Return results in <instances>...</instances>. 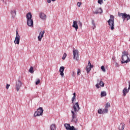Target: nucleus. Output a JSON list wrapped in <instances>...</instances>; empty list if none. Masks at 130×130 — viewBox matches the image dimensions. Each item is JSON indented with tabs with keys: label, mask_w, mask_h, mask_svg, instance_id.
Segmentation results:
<instances>
[{
	"label": "nucleus",
	"mask_w": 130,
	"mask_h": 130,
	"mask_svg": "<svg viewBox=\"0 0 130 130\" xmlns=\"http://www.w3.org/2000/svg\"><path fill=\"white\" fill-rule=\"evenodd\" d=\"M98 3L100 5H102V3H103V0H98Z\"/></svg>",
	"instance_id": "nucleus-31"
},
{
	"label": "nucleus",
	"mask_w": 130,
	"mask_h": 130,
	"mask_svg": "<svg viewBox=\"0 0 130 130\" xmlns=\"http://www.w3.org/2000/svg\"><path fill=\"white\" fill-rule=\"evenodd\" d=\"M52 1V2H55V0H51Z\"/></svg>",
	"instance_id": "nucleus-43"
},
{
	"label": "nucleus",
	"mask_w": 130,
	"mask_h": 130,
	"mask_svg": "<svg viewBox=\"0 0 130 130\" xmlns=\"http://www.w3.org/2000/svg\"><path fill=\"white\" fill-rule=\"evenodd\" d=\"M102 13H103L102 9L99 8L93 12V14H101Z\"/></svg>",
	"instance_id": "nucleus-17"
},
{
	"label": "nucleus",
	"mask_w": 130,
	"mask_h": 130,
	"mask_svg": "<svg viewBox=\"0 0 130 130\" xmlns=\"http://www.w3.org/2000/svg\"><path fill=\"white\" fill-rule=\"evenodd\" d=\"M128 92H129V90H128L126 87H125L122 91L123 95L126 96V94H127Z\"/></svg>",
	"instance_id": "nucleus-16"
},
{
	"label": "nucleus",
	"mask_w": 130,
	"mask_h": 130,
	"mask_svg": "<svg viewBox=\"0 0 130 130\" xmlns=\"http://www.w3.org/2000/svg\"><path fill=\"white\" fill-rule=\"evenodd\" d=\"M26 20L28 26L33 27V19H32V14L31 13L29 12L26 14Z\"/></svg>",
	"instance_id": "nucleus-3"
},
{
	"label": "nucleus",
	"mask_w": 130,
	"mask_h": 130,
	"mask_svg": "<svg viewBox=\"0 0 130 130\" xmlns=\"http://www.w3.org/2000/svg\"><path fill=\"white\" fill-rule=\"evenodd\" d=\"M44 33H45V32L44 31H42L40 32V35L38 37V39L39 41H41V40L44 35Z\"/></svg>",
	"instance_id": "nucleus-11"
},
{
	"label": "nucleus",
	"mask_w": 130,
	"mask_h": 130,
	"mask_svg": "<svg viewBox=\"0 0 130 130\" xmlns=\"http://www.w3.org/2000/svg\"><path fill=\"white\" fill-rule=\"evenodd\" d=\"M92 24L93 26H94V27H93V29H94V28H96V25H95V22L94 21L92 22Z\"/></svg>",
	"instance_id": "nucleus-36"
},
{
	"label": "nucleus",
	"mask_w": 130,
	"mask_h": 130,
	"mask_svg": "<svg viewBox=\"0 0 130 130\" xmlns=\"http://www.w3.org/2000/svg\"><path fill=\"white\" fill-rule=\"evenodd\" d=\"M128 84H129V86H128V91H129V90H130V81L128 82Z\"/></svg>",
	"instance_id": "nucleus-39"
},
{
	"label": "nucleus",
	"mask_w": 130,
	"mask_h": 130,
	"mask_svg": "<svg viewBox=\"0 0 130 130\" xmlns=\"http://www.w3.org/2000/svg\"><path fill=\"white\" fill-rule=\"evenodd\" d=\"M64 71V67L62 66L61 67H60L59 69V72L60 73V76H61V77H63L64 76V74H63V72Z\"/></svg>",
	"instance_id": "nucleus-13"
},
{
	"label": "nucleus",
	"mask_w": 130,
	"mask_h": 130,
	"mask_svg": "<svg viewBox=\"0 0 130 130\" xmlns=\"http://www.w3.org/2000/svg\"><path fill=\"white\" fill-rule=\"evenodd\" d=\"M43 109L42 107H40L39 109H37L36 111H35V114L34 115V117L42 115V114H43Z\"/></svg>",
	"instance_id": "nucleus-5"
},
{
	"label": "nucleus",
	"mask_w": 130,
	"mask_h": 130,
	"mask_svg": "<svg viewBox=\"0 0 130 130\" xmlns=\"http://www.w3.org/2000/svg\"><path fill=\"white\" fill-rule=\"evenodd\" d=\"M107 95L106 93V91H102L101 93V97H105Z\"/></svg>",
	"instance_id": "nucleus-21"
},
{
	"label": "nucleus",
	"mask_w": 130,
	"mask_h": 130,
	"mask_svg": "<svg viewBox=\"0 0 130 130\" xmlns=\"http://www.w3.org/2000/svg\"><path fill=\"white\" fill-rule=\"evenodd\" d=\"M118 16V17H122V19H123V21H124L125 19H126L127 21H128L130 19V15L126 14V13H120L119 12Z\"/></svg>",
	"instance_id": "nucleus-6"
},
{
	"label": "nucleus",
	"mask_w": 130,
	"mask_h": 130,
	"mask_svg": "<svg viewBox=\"0 0 130 130\" xmlns=\"http://www.w3.org/2000/svg\"><path fill=\"white\" fill-rule=\"evenodd\" d=\"M21 86H22V82H21V80H18L16 84V88L17 92H19V90H20V88H21Z\"/></svg>",
	"instance_id": "nucleus-9"
},
{
	"label": "nucleus",
	"mask_w": 130,
	"mask_h": 130,
	"mask_svg": "<svg viewBox=\"0 0 130 130\" xmlns=\"http://www.w3.org/2000/svg\"><path fill=\"white\" fill-rule=\"evenodd\" d=\"M67 53H64V54L63 55V56L62 57V59H66V58L67 57Z\"/></svg>",
	"instance_id": "nucleus-28"
},
{
	"label": "nucleus",
	"mask_w": 130,
	"mask_h": 130,
	"mask_svg": "<svg viewBox=\"0 0 130 130\" xmlns=\"http://www.w3.org/2000/svg\"><path fill=\"white\" fill-rule=\"evenodd\" d=\"M72 76H73V77H75V72H73Z\"/></svg>",
	"instance_id": "nucleus-41"
},
{
	"label": "nucleus",
	"mask_w": 130,
	"mask_h": 130,
	"mask_svg": "<svg viewBox=\"0 0 130 130\" xmlns=\"http://www.w3.org/2000/svg\"><path fill=\"white\" fill-rule=\"evenodd\" d=\"M20 38H21V37H15V40H14L15 44H20Z\"/></svg>",
	"instance_id": "nucleus-15"
},
{
	"label": "nucleus",
	"mask_w": 130,
	"mask_h": 130,
	"mask_svg": "<svg viewBox=\"0 0 130 130\" xmlns=\"http://www.w3.org/2000/svg\"><path fill=\"white\" fill-rule=\"evenodd\" d=\"M29 72L30 73V74H33L34 73V68L33 67H30L29 70Z\"/></svg>",
	"instance_id": "nucleus-23"
},
{
	"label": "nucleus",
	"mask_w": 130,
	"mask_h": 130,
	"mask_svg": "<svg viewBox=\"0 0 130 130\" xmlns=\"http://www.w3.org/2000/svg\"><path fill=\"white\" fill-rule=\"evenodd\" d=\"M93 67H91V66H86V71L87 72V73H89L91 69H92Z\"/></svg>",
	"instance_id": "nucleus-19"
},
{
	"label": "nucleus",
	"mask_w": 130,
	"mask_h": 130,
	"mask_svg": "<svg viewBox=\"0 0 130 130\" xmlns=\"http://www.w3.org/2000/svg\"><path fill=\"white\" fill-rule=\"evenodd\" d=\"M47 3H48V4H50V3H51V0H47Z\"/></svg>",
	"instance_id": "nucleus-40"
},
{
	"label": "nucleus",
	"mask_w": 130,
	"mask_h": 130,
	"mask_svg": "<svg viewBox=\"0 0 130 130\" xmlns=\"http://www.w3.org/2000/svg\"><path fill=\"white\" fill-rule=\"evenodd\" d=\"M121 63H127L129 62L130 58H128V52L124 51L122 52Z\"/></svg>",
	"instance_id": "nucleus-2"
},
{
	"label": "nucleus",
	"mask_w": 130,
	"mask_h": 130,
	"mask_svg": "<svg viewBox=\"0 0 130 130\" xmlns=\"http://www.w3.org/2000/svg\"><path fill=\"white\" fill-rule=\"evenodd\" d=\"M79 26H80V28H82V26H83V24H82V23L81 22V21H79Z\"/></svg>",
	"instance_id": "nucleus-37"
},
{
	"label": "nucleus",
	"mask_w": 130,
	"mask_h": 130,
	"mask_svg": "<svg viewBox=\"0 0 130 130\" xmlns=\"http://www.w3.org/2000/svg\"><path fill=\"white\" fill-rule=\"evenodd\" d=\"M73 109L74 111H71L72 119V122L77 123L78 122V118L77 117V112L81 109L80 106H79V103H76L73 106Z\"/></svg>",
	"instance_id": "nucleus-1"
},
{
	"label": "nucleus",
	"mask_w": 130,
	"mask_h": 130,
	"mask_svg": "<svg viewBox=\"0 0 130 130\" xmlns=\"http://www.w3.org/2000/svg\"><path fill=\"white\" fill-rule=\"evenodd\" d=\"M39 84H40V79H38V80L36 82V85H39Z\"/></svg>",
	"instance_id": "nucleus-32"
},
{
	"label": "nucleus",
	"mask_w": 130,
	"mask_h": 130,
	"mask_svg": "<svg viewBox=\"0 0 130 130\" xmlns=\"http://www.w3.org/2000/svg\"><path fill=\"white\" fill-rule=\"evenodd\" d=\"M88 67H91V68H93V66L91 64V62L90 61H88Z\"/></svg>",
	"instance_id": "nucleus-30"
},
{
	"label": "nucleus",
	"mask_w": 130,
	"mask_h": 130,
	"mask_svg": "<svg viewBox=\"0 0 130 130\" xmlns=\"http://www.w3.org/2000/svg\"><path fill=\"white\" fill-rule=\"evenodd\" d=\"M80 73H81V70L78 69L77 71V76H80Z\"/></svg>",
	"instance_id": "nucleus-33"
},
{
	"label": "nucleus",
	"mask_w": 130,
	"mask_h": 130,
	"mask_svg": "<svg viewBox=\"0 0 130 130\" xmlns=\"http://www.w3.org/2000/svg\"><path fill=\"white\" fill-rule=\"evenodd\" d=\"M98 113H99L100 114H103V110H102V109L99 110Z\"/></svg>",
	"instance_id": "nucleus-29"
},
{
	"label": "nucleus",
	"mask_w": 130,
	"mask_h": 130,
	"mask_svg": "<svg viewBox=\"0 0 130 130\" xmlns=\"http://www.w3.org/2000/svg\"><path fill=\"white\" fill-rule=\"evenodd\" d=\"M81 5H82V3H81V2L77 3V6H78V7H79V8H80L81 7Z\"/></svg>",
	"instance_id": "nucleus-34"
},
{
	"label": "nucleus",
	"mask_w": 130,
	"mask_h": 130,
	"mask_svg": "<svg viewBox=\"0 0 130 130\" xmlns=\"http://www.w3.org/2000/svg\"><path fill=\"white\" fill-rule=\"evenodd\" d=\"M75 100H76V93H75V92H74L73 93V97L72 98V103H74V101H75Z\"/></svg>",
	"instance_id": "nucleus-24"
},
{
	"label": "nucleus",
	"mask_w": 130,
	"mask_h": 130,
	"mask_svg": "<svg viewBox=\"0 0 130 130\" xmlns=\"http://www.w3.org/2000/svg\"><path fill=\"white\" fill-rule=\"evenodd\" d=\"M101 70L104 72L105 73V72H106V70H105V67H104V66H102L101 67Z\"/></svg>",
	"instance_id": "nucleus-27"
},
{
	"label": "nucleus",
	"mask_w": 130,
	"mask_h": 130,
	"mask_svg": "<svg viewBox=\"0 0 130 130\" xmlns=\"http://www.w3.org/2000/svg\"><path fill=\"white\" fill-rule=\"evenodd\" d=\"M64 126L66 127V129L67 130H77V129H76L74 126H71L70 124H64Z\"/></svg>",
	"instance_id": "nucleus-8"
},
{
	"label": "nucleus",
	"mask_w": 130,
	"mask_h": 130,
	"mask_svg": "<svg viewBox=\"0 0 130 130\" xmlns=\"http://www.w3.org/2000/svg\"><path fill=\"white\" fill-rule=\"evenodd\" d=\"M109 28L111 30H114V16L112 15H110V19L108 21Z\"/></svg>",
	"instance_id": "nucleus-4"
},
{
	"label": "nucleus",
	"mask_w": 130,
	"mask_h": 130,
	"mask_svg": "<svg viewBox=\"0 0 130 130\" xmlns=\"http://www.w3.org/2000/svg\"><path fill=\"white\" fill-rule=\"evenodd\" d=\"M72 27L75 28L76 31L78 30V29H79V26L78 25V22H77V21H73V25H72Z\"/></svg>",
	"instance_id": "nucleus-12"
},
{
	"label": "nucleus",
	"mask_w": 130,
	"mask_h": 130,
	"mask_svg": "<svg viewBox=\"0 0 130 130\" xmlns=\"http://www.w3.org/2000/svg\"><path fill=\"white\" fill-rule=\"evenodd\" d=\"M73 55L74 59L79 60V52L77 50H73Z\"/></svg>",
	"instance_id": "nucleus-7"
},
{
	"label": "nucleus",
	"mask_w": 130,
	"mask_h": 130,
	"mask_svg": "<svg viewBox=\"0 0 130 130\" xmlns=\"http://www.w3.org/2000/svg\"><path fill=\"white\" fill-rule=\"evenodd\" d=\"M107 112H108V109L105 108V109L103 110V114L107 113Z\"/></svg>",
	"instance_id": "nucleus-25"
},
{
	"label": "nucleus",
	"mask_w": 130,
	"mask_h": 130,
	"mask_svg": "<svg viewBox=\"0 0 130 130\" xmlns=\"http://www.w3.org/2000/svg\"><path fill=\"white\" fill-rule=\"evenodd\" d=\"M10 84H7V86H6V89L7 90H9V88H10Z\"/></svg>",
	"instance_id": "nucleus-38"
},
{
	"label": "nucleus",
	"mask_w": 130,
	"mask_h": 130,
	"mask_svg": "<svg viewBox=\"0 0 130 130\" xmlns=\"http://www.w3.org/2000/svg\"><path fill=\"white\" fill-rule=\"evenodd\" d=\"M16 37H21L20 35H19V32H18V30L16 31Z\"/></svg>",
	"instance_id": "nucleus-35"
},
{
	"label": "nucleus",
	"mask_w": 130,
	"mask_h": 130,
	"mask_svg": "<svg viewBox=\"0 0 130 130\" xmlns=\"http://www.w3.org/2000/svg\"><path fill=\"white\" fill-rule=\"evenodd\" d=\"M40 17L42 20H46V15L42 12L40 13Z\"/></svg>",
	"instance_id": "nucleus-14"
},
{
	"label": "nucleus",
	"mask_w": 130,
	"mask_h": 130,
	"mask_svg": "<svg viewBox=\"0 0 130 130\" xmlns=\"http://www.w3.org/2000/svg\"><path fill=\"white\" fill-rule=\"evenodd\" d=\"M104 85H105L104 82H103V81H102V80H101L99 83H98L95 85V87H96V88H97V89H99V88H100V87H104Z\"/></svg>",
	"instance_id": "nucleus-10"
},
{
	"label": "nucleus",
	"mask_w": 130,
	"mask_h": 130,
	"mask_svg": "<svg viewBox=\"0 0 130 130\" xmlns=\"http://www.w3.org/2000/svg\"><path fill=\"white\" fill-rule=\"evenodd\" d=\"M11 14L12 17L14 18L16 16V10H12L11 11Z\"/></svg>",
	"instance_id": "nucleus-22"
},
{
	"label": "nucleus",
	"mask_w": 130,
	"mask_h": 130,
	"mask_svg": "<svg viewBox=\"0 0 130 130\" xmlns=\"http://www.w3.org/2000/svg\"><path fill=\"white\" fill-rule=\"evenodd\" d=\"M124 123H121L119 126V130H124Z\"/></svg>",
	"instance_id": "nucleus-18"
},
{
	"label": "nucleus",
	"mask_w": 130,
	"mask_h": 130,
	"mask_svg": "<svg viewBox=\"0 0 130 130\" xmlns=\"http://www.w3.org/2000/svg\"><path fill=\"white\" fill-rule=\"evenodd\" d=\"M117 67H119V65H118V64L117 63H116Z\"/></svg>",
	"instance_id": "nucleus-42"
},
{
	"label": "nucleus",
	"mask_w": 130,
	"mask_h": 130,
	"mask_svg": "<svg viewBox=\"0 0 130 130\" xmlns=\"http://www.w3.org/2000/svg\"><path fill=\"white\" fill-rule=\"evenodd\" d=\"M109 107H110V103H107L106 106H105V108H107L108 109Z\"/></svg>",
	"instance_id": "nucleus-26"
},
{
	"label": "nucleus",
	"mask_w": 130,
	"mask_h": 130,
	"mask_svg": "<svg viewBox=\"0 0 130 130\" xmlns=\"http://www.w3.org/2000/svg\"><path fill=\"white\" fill-rule=\"evenodd\" d=\"M50 129L51 130H55L56 129V126H55V124H52L50 126Z\"/></svg>",
	"instance_id": "nucleus-20"
}]
</instances>
